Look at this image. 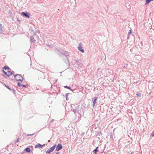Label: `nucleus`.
Masks as SVG:
<instances>
[{"label": "nucleus", "mask_w": 154, "mask_h": 154, "mask_svg": "<svg viewBox=\"0 0 154 154\" xmlns=\"http://www.w3.org/2000/svg\"><path fill=\"white\" fill-rule=\"evenodd\" d=\"M133 152H132L131 153H130V152H129L128 153V154H133Z\"/></svg>", "instance_id": "nucleus-32"}, {"label": "nucleus", "mask_w": 154, "mask_h": 154, "mask_svg": "<svg viewBox=\"0 0 154 154\" xmlns=\"http://www.w3.org/2000/svg\"><path fill=\"white\" fill-rule=\"evenodd\" d=\"M8 72L9 73V75H12L14 74V72L13 71H10L8 70Z\"/></svg>", "instance_id": "nucleus-20"}, {"label": "nucleus", "mask_w": 154, "mask_h": 154, "mask_svg": "<svg viewBox=\"0 0 154 154\" xmlns=\"http://www.w3.org/2000/svg\"><path fill=\"white\" fill-rule=\"evenodd\" d=\"M82 43H80L78 45V50L80 51L82 53H84V50L83 49L82 47Z\"/></svg>", "instance_id": "nucleus-8"}, {"label": "nucleus", "mask_w": 154, "mask_h": 154, "mask_svg": "<svg viewBox=\"0 0 154 154\" xmlns=\"http://www.w3.org/2000/svg\"><path fill=\"white\" fill-rule=\"evenodd\" d=\"M79 115L81 116V114L84 113L85 110V106L81 105L79 106Z\"/></svg>", "instance_id": "nucleus-5"}, {"label": "nucleus", "mask_w": 154, "mask_h": 154, "mask_svg": "<svg viewBox=\"0 0 154 154\" xmlns=\"http://www.w3.org/2000/svg\"><path fill=\"white\" fill-rule=\"evenodd\" d=\"M84 133H82L81 135H84Z\"/></svg>", "instance_id": "nucleus-39"}, {"label": "nucleus", "mask_w": 154, "mask_h": 154, "mask_svg": "<svg viewBox=\"0 0 154 154\" xmlns=\"http://www.w3.org/2000/svg\"><path fill=\"white\" fill-rule=\"evenodd\" d=\"M109 138L110 139H113V135H107L106 136V138H107L108 137H109Z\"/></svg>", "instance_id": "nucleus-24"}, {"label": "nucleus", "mask_w": 154, "mask_h": 154, "mask_svg": "<svg viewBox=\"0 0 154 154\" xmlns=\"http://www.w3.org/2000/svg\"><path fill=\"white\" fill-rule=\"evenodd\" d=\"M30 41L32 43H34L35 42V40L33 36H31L30 37Z\"/></svg>", "instance_id": "nucleus-12"}, {"label": "nucleus", "mask_w": 154, "mask_h": 154, "mask_svg": "<svg viewBox=\"0 0 154 154\" xmlns=\"http://www.w3.org/2000/svg\"><path fill=\"white\" fill-rule=\"evenodd\" d=\"M9 154H11V153H9Z\"/></svg>", "instance_id": "nucleus-46"}, {"label": "nucleus", "mask_w": 154, "mask_h": 154, "mask_svg": "<svg viewBox=\"0 0 154 154\" xmlns=\"http://www.w3.org/2000/svg\"><path fill=\"white\" fill-rule=\"evenodd\" d=\"M71 110L72 111L74 114L76 113H78L79 114V105L75 107H72V105L71 106Z\"/></svg>", "instance_id": "nucleus-4"}, {"label": "nucleus", "mask_w": 154, "mask_h": 154, "mask_svg": "<svg viewBox=\"0 0 154 154\" xmlns=\"http://www.w3.org/2000/svg\"><path fill=\"white\" fill-rule=\"evenodd\" d=\"M73 66L78 68L82 67V61L81 59H77L74 60L72 62Z\"/></svg>", "instance_id": "nucleus-2"}, {"label": "nucleus", "mask_w": 154, "mask_h": 154, "mask_svg": "<svg viewBox=\"0 0 154 154\" xmlns=\"http://www.w3.org/2000/svg\"><path fill=\"white\" fill-rule=\"evenodd\" d=\"M19 20V19H18L17 18V20H18H18Z\"/></svg>", "instance_id": "nucleus-42"}, {"label": "nucleus", "mask_w": 154, "mask_h": 154, "mask_svg": "<svg viewBox=\"0 0 154 154\" xmlns=\"http://www.w3.org/2000/svg\"><path fill=\"white\" fill-rule=\"evenodd\" d=\"M0 83H1L2 84H3V82L0 81Z\"/></svg>", "instance_id": "nucleus-35"}, {"label": "nucleus", "mask_w": 154, "mask_h": 154, "mask_svg": "<svg viewBox=\"0 0 154 154\" xmlns=\"http://www.w3.org/2000/svg\"><path fill=\"white\" fill-rule=\"evenodd\" d=\"M24 88H26V85L23 84L22 85V86Z\"/></svg>", "instance_id": "nucleus-28"}, {"label": "nucleus", "mask_w": 154, "mask_h": 154, "mask_svg": "<svg viewBox=\"0 0 154 154\" xmlns=\"http://www.w3.org/2000/svg\"><path fill=\"white\" fill-rule=\"evenodd\" d=\"M6 87L9 90H11V88L9 86L7 85V86H6Z\"/></svg>", "instance_id": "nucleus-26"}, {"label": "nucleus", "mask_w": 154, "mask_h": 154, "mask_svg": "<svg viewBox=\"0 0 154 154\" xmlns=\"http://www.w3.org/2000/svg\"><path fill=\"white\" fill-rule=\"evenodd\" d=\"M71 131V132H72V131Z\"/></svg>", "instance_id": "nucleus-48"}, {"label": "nucleus", "mask_w": 154, "mask_h": 154, "mask_svg": "<svg viewBox=\"0 0 154 154\" xmlns=\"http://www.w3.org/2000/svg\"><path fill=\"white\" fill-rule=\"evenodd\" d=\"M45 144L43 145H41L39 143H38L35 145V148H38V147L42 148V147L44 146H45Z\"/></svg>", "instance_id": "nucleus-11"}, {"label": "nucleus", "mask_w": 154, "mask_h": 154, "mask_svg": "<svg viewBox=\"0 0 154 154\" xmlns=\"http://www.w3.org/2000/svg\"><path fill=\"white\" fill-rule=\"evenodd\" d=\"M59 153V152H55V154H58Z\"/></svg>", "instance_id": "nucleus-36"}, {"label": "nucleus", "mask_w": 154, "mask_h": 154, "mask_svg": "<svg viewBox=\"0 0 154 154\" xmlns=\"http://www.w3.org/2000/svg\"><path fill=\"white\" fill-rule=\"evenodd\" d=\"M25 151L29 153L31 151L29 147H26L25 149L24 150Z\"/></svg>", "instance_id": "nucleus-13"}, {"label": "nucleus", "mask_w": 154, "mask_h": 154, "mask_svg": "<svg viewBox=\"0 0 154 154\" xmlns=\"http://www.w3.org/2000/svg\"><path fill=\"white\" fill-rule=\"evenodd\" d=\"M2 75L3 76L5 77V78H6V77L4 74H2Z\"/></svg>", "instance_id": "nucleus-37"}, {"label": "nucleus", "mask_w": 154, "mask_h": 154, "mask_svg": "<svg viewBox=\"0 0 154 154\" xmlns=\"http://www.w3.org/2000/svg\"><path fill=\"white\" fill-rule=\"evenodd\" d=\"M50 141V140H49L48 141V142H49Z\"/></svg>", "instance_id": "nucleus-45"}, {"label": "nucleus", "mask_w": 154, "mask_h": 154, "mask_svg": "<svg viewBox=\"0 0 154 154\" xmlns=\"http://www.w3.org/2000/svg\"><path fill=\"white\" fill-rule=\"evenodd\" d=\"M34 134H28L27 135H34Z\"/></svg>", "instance_id": "nucleus-34"}, {"label": "nucleus", "mask_w": 154, "mask_h": 154, "mask_svg": "<svg viewBox=\"0 0 154 154\" xmlns=\"http://www.w3.org/2000/svg\"><path fill=\"white\" fill-rule=\"evenodd\" d=\"M3 84V85L5 86V87H6V86H7V85H6L5 84V83H4V82H3V84Z\"/></svg>", "instance_id": "nucleus-30"}, {"label": "nucleus", "mask_w": 154, "mask_h": 154, "mask_svg": "<svg viewBox=\"0 0 154 154\" xmlns=\"http://www.w3.org/2000/svg\"><path fill=\"white\" fill-rule=\"evenodd\" d=\"M59 55L62 58L65 63L67 65L68 68H69L70 62L69 57H70V53L68 51L58 50L57 51Z\"/></svg>", "instance_id": "nucleus-1"}, {"label": "nucleus", "mask_w": 154, "mask_h": 154, "mask_svg": "<svg viewBox=\"0 0 154 154\" xmlns=\"http://www.w3.org/2000/svg\"><path fill=\"white\" fill-rule=\"evenodd\" d=\"M153 0H146L145 5H146L148 4L151 1H152Z\"/></svg>", "instance_id": "nucleus-16"}, {"label": "nucleus", "mask_w": 154, "mask_h": 154, "mask_svg": "<svg viewBox=\"0 0 154 154\" xmlns=\"http://www.w3.org/2000/svg\"><path fill=\"white\" fill-rule=\"evenodd\" d=\"M22 84H21L20 82H18V83H17V85L18 86V87H20L21 86H22Z\"/></svg>", "instance_id": "nucleus-27"}, {"label": "nucleus", "mask_w": 154, "mask_h": 154, "mask_svg": "<svg viewBox=\"0 0 154 154\" xmlns=\"http://www.w3.org/2000/svg\"><path fill=\"white\" fill-rule=\"evenodd\" d=\"M56 147V150L57 151H59L63 148V146L60 143L58 144Z\"/></svg>", "instance_id": "nucleus-9"}, {"label": "nucleus", "mask_w": 154, "mask_h": 154, "mask_svg": "<svg viewBox=\"0 0 154 154\" xmlns=\"http://www.w3.org/2000/svg\"><path fill=\"white\" fill-rule=\"evenodd\" d=\"M48 46H50V45H48Z\"/></svg>", "instance_id": "nucleus-47"}, {"label": "nucleus", "mask_w": 154, "mask_h": 154, "mask_svg": "<svg viewBox=\"0 0 154 154\" xmlns=\"http://www.w3.org/2000/svg\"><path fill=\"white\" fill-rule=\"evenodd\" d=\"M128 65V64H126V66H127Z\"/></svg>", "instance_id": "nucleus-41"}, {"label": "nucleus", "mask_w": 154, "mask_h": 154, "mask_svg": "<svg viewBox=\"0 0 154 154\" xmlns=\"http://www.w3.org/2000/svg\"><path fill=\"white\" fill-rule=\"evenodd\" d=\"M11 80H14V79H11Z\"/></svg>", "instance_id": "nucleus-43"}, {"label": "nucleus", "mask_w": 154, "mask_h": 154, "mask_svg": "<svg viewBox=\"0 0 154 154\" xmlns=\"http://www.w3.org/2000/svg\"><path fill=\"white\" fill-rule=\"evenodd\" d=\"M97 99V98L96 97H93L92 99V102H93L92 106L93 107H94L95 105V104L96 103Z\"/></svg>", "instance_id": "nucleus-10"}, {"label": "nucleus", "mask_w": 154, "mask_h": 154, "mask_svg": "<svg viewBox=\"0 0 154 154\" xmlns=\"http://www.w3.org/2000/svg\"><path fill=\"white\" fill-rule=\"evenodd\" d=\"M20 139L19 138H18L16 141L14 142V143L16 144V143H17L20 140Z\"/></svg>", "instance_id": "nucleus-25"}, {"label": "nucleus", "mask_w": 154, "mask_h": 154, "mask_svg": "<svg viewBox=\"0 0 154 154\" xmlns=\"http://www.w3.org/2000/svg\"><path fill=\"white\" fill-rule=\"evenodd\" d=\"M2 28H0V33H1V31H2Z\"/></svg>", "instance_id": "nucleus-29"}, {"label": "nucleus", "mask_w": 154, "mask_h": 154, "mask_svg": "<svg viewBox=\"0 0 154 154\" xmlns=\"http://www.w3.org/2000/svg\"><path fill=\"white\" fill-rule=\"evenodd\" d=\"M136 95L138 97H141V93L138 92L136 94Z\"/></svg>", "instance_id": "nucleus-21"}, {"label": "nucleus", "mask_w": 154, "mask_h": 154, "mask_svg": "<svg viewBox=\"0 0 154 154\" xmlns=\"http://www.w3.org/2000/svg\"><path fill=\"white\" fill-rule=\"evenodd\" d=\"M3 69H5V70H10V68L8 66H5L3 67Z\"/></svg>", "instance_id": "nucleus-17"}, {"label": "nucleus", "mask_w": 154, "mask_h": 154, "mask_svg": "<svg viewBox=\"0 0 154 154\" xmlns=\"http://www.w3.org/2000/svg\"><path fill=\"white\" fill-rule=\"evenodd\" d=\"M98 148V147H97L96 149L93 150V152L94 154H97V152L98 151L97 149Z\"/></svg>", "instance_id": "nucleus-14"}, {"label": "nucleus", "mask_w": 154, "mask_h": 154, "mask_svg": "<svg viewBox=\"0 0 154 154\" xmlns=\"http://www.w3.org/2000/svg\"><path fill=\"white\" fill-rule=\"evenodd\" d=\"M126 66H124V68H126Z\"/></svg>", "instance_id": "nucleus-40"}, {"label": "nucleus", "mask_w": 154, "mask_h": 154, "mask_svg": "<svg viewBox=\"0 0 154 154\" xmlns=\"http://www.w3.org/2000/svg\"><path fill=\"white\" fill-rule=\"evenodd\" d=\"M132 33V30L131 29L129 31V32H128V36L127 37V38H129V35L131 33Z\"/></svg>", "instance_id": "nucleus-19"}, {"label": "nucleus", "mask_w": 154, "mask_h": 154, "mask_svg": "<svg viewBox=\"0 0 154 154\" xmlns=\"http://www.w3.org/2000/svg\"><path fill=\"white\" fill-rule=\"evenodd\" d=\"M14 79L17 81H19L22 82L23 81V79L21 75L20 74L14 75Z\"/></svg>", "instance_id": "nucleus-3"}, {"label": "nucleus", "mask_w": 154, "mask_h": 154, "mask_svg": "<svg viewBox=\"0 0 154 154\" xmlns=\"http://www.w3.org/2000/svg\"><path fill=\"white\" fill-rule=\"evenodd\" d=\"M2 25L1 23L0 24V28H2Z\"/></svg>", "instance_id": "nucleus-31"}, {"label": "nucleus", "mask_w": 154, "mask_h": 154, "mask_svg": "<svg viewBox=\"0 0 154 154\" xmlns=\"http://www.w3.org/2000/svg\"><path fill=\"white\" fill-rule=\"evenodd\" d=\"M10 91H11L13 93L15 94V92H16V91L15 90L14 88H11V90H10Z\"/></svg>", "instance_id": "nucleus-23"}, {"label": "nucleus", "mask_w": 154, "mask_h": 154, "mask_svg": "<svg viewBox=\"0 0 154 154\" xmlns=\"http://www.w3.org/2000/svg\"><path fill=\"white\" fill-rule=\"evenodd\" d=\"M64 87L65 88H67V89H69V90H70V91H73V90L72 89H71V88L70 87H69V86H67L66 85V86H64Z\"/></svg>", "instance_id": "nucleus-15"}, {"label": "nucleus", "mask_w": 154, "mask_h": 154, "mask_svg": "<svg viewBox=\"0 0 154 154\" xmlns=\"http://www.w3.org/2000/svg\"><path fill=\"white\" fill-rule=\"evenodd\" d=\"M54 120V119H52L51 121V122H52Z\"/></svg>", "instance_id": "nucleus-38"}, {"label": "nucleus", "mask_w": 154, "mask_h": 154, "mask_svg": "<svg viewBox=\"0 0 154 154\" xmlns=\"http://www.w3.org/2000/svg\"><path fill=\"white\" fill-rule=\"evenodd\" d=\"M151 135H154V132H152V133L151 134Z\"/></svg>", "instance_id": "nucleus-33"}, {"label": "nucleus", "mask_w": 154, "mask_h": 154, "mask_svg": "<svg viewBox=\"0 0 154 154\" xmlns=\"http://www.w3.org/2000/svg\"><path fill=\"white\" fill-rule=\"evenodd\" d=\"M4 69H3L2 70V72L4 73V74L5 75L7 76H8V77H9L10 76V75L8 74L7 72H6L4 70Z\"/></svg>", "instance_id": "nucleus-18"}, {"label": "nucleus", "mask_w": 154, "mask_h": 154, "mask_svg": "<svg viewBox=\"0 0 154 154\" xmlns=\"http://www.w3.org/2000/svg\"><path fill=\"white\" fill-rule=\"evenodd\" d=\"M28 136H30V135H27Z\"/></svg>", "instance_id": "nucleus-49"}, {"label": "nucleus", "mask_w": 154, "mask_h": 154, "mask_svg": "<svg viewBox=\"0 0 154 154\" xmlns=\"http://www.w3.org/2000/svg\"><path fill=\"white\" fill-rule=\"evenodd\" d=\"M56 147V145H54L52 147H51L50 148L48 149L46 152V153H50L51 152H53L55 149Z\"/></svg>", "instance_id": "nucleus-6"}, {"label": "nucleus", "mask_w": 154, "mask_h": 154, "mask_svg": "<svg viewBox=\"0 0 154 154\" xmlns=\"http://www.w3.org/2000/svg\"><path fill=\"white\" fill-rule=\"evenodd\" d=\"M69 94V93H66V94L65 96L66 97V100H69V98H68V95Z\"/></svg>", "instance_id": "nucleus-22"}, {"label": "nucleus", "mask_w": 154, "mask_h": 154, "mask_svg": "<svg viewBox=\"0 0 154 154\" xmlns=\"http://www.w3.org/2000/svg\"><path fill=\"white\" fill-rule=\"evenodd\" d=\"M22 14L24 17L28 18H29L30 16V14L27 12H23L22 13Z\"/></svg>", "instance_id": "nucleus-7"}, {"label": "nucleus", "mask_w": 154, "mask_h": 154, "mask_svg": "<svg viewBox=\"0 0 154 154\" xmlns=\"http://www.w3.org/2000/svg\"><path fill=\"white\" fill-rule=\"evenodd\" d=\"M151 136H152V137H153V136H154V135H151Z\"/></svg>", "instance_id": "nucleus-44"}]
</instances>
